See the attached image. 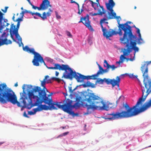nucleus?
Returning a JSON list of instances; mask_svg holds the SVG:
<instances>
[{
	"label": "nucleus",
	"instance_id": "4468645a",
	"mask_svg": "<svg viewBox=\"0 0 151 151\" xmlns=\"http://www.w3.org/2000/svg\"><path fill=\"white\" fill-rule=\"evenodd\" d=\"M123 113H119L116 112V113L113 112L110 114H108L107 115V119L109 120H114L116 119L123 118V117L125 116V115L122 114Z\"/></svg>",
	"mask_w": 151,
	"mask_h": 151
},
{
	"label": "nucleus",
	"instance_id": "72a5a7b5",
	"mask_svg": "<svg viewBox=\"0 0 151 151\" xmlns=\"http://www.w3.org/2000/svg\"><path fill=\"white\" fill-rule=\"evenodd\" d=\"M138 34V36H139V38L138 39H137L138 43V44H140L142 43V42H140V40H142V41L143 40L141 38V35L140 33H139V34Z\"/></svg>",
	"mask_w": 151,
	"mask_h": 151
},
{
	"label": "nucleus",
	"instance_id": "4be33fe9",
	"mask_svg": "<svg viewBox=\"0 0 151 151\" xmlns=\"http://www.w3.org/2000/svg\"><path fill=\"white\" fill-rule=\"evenodd\" d=\"M49 76L48 75L45 76V78L42 81H41V86L43 87V89H46V88L45 87V85L47 83H52V82L51 79L47 80V78H49Z\"/></svg>",
	"mask_w": 151,
	"mask_h": 151
},
{
	"label": "nucleus",
	"instance_id": "473e14b6",
	"mask_svg": "<svg viewBox=\"0 0 151 151\" xmlns=\"http://www.w3.org/2000/svg\"><path fill=\"white\" fill-rule=\"evenodd\" d=\"M12 27L11 26V28L10 29V36H11V38L14 41H16L15 40V39L14 38V35H13L14 34L13 33L12 30V29H11V28Z\"/></svg>",
	"mask_w": 151,
	"mask_h": 151
},
{
	"label": "nucleus",
	"instance_id": "a878e982",
	"mask_svg": "<svg viewBox=\"0 0 151 151\" xmlns=\"http://www.w3.org/2000/svg\"><path fill=\"white\" fill-rule=\"evenodd\" d=\"M100 7V8L99 9L98 7H96V8H97V10L98 13L101 12V14H100V15H102L103 14H106L105 13L106 12V11L104 9V7L102 6H99Z\"/></svg>",
	"mask_w": 151,
	"mask_h": 151
},
{
	"label": "nucleus",
	"instance_id": "4d7b16f0",
	"mask_svg": "<svg viewBox=\"0 0 151 151\" xmlns=\"http://www.w3.org/2000/svg\"><path fill=\"white\" fill-rule=\"evenodd\" d=\"M29 2V4L30 5L32 3L30 1V0H27Z\"/></svg>",
	"mask_w": 151,
	"mask_h": 151
},
{
	"label": "nucleus",
	"instance_id": "79ce46f5",
	"mask_svg": "<svg viewBox=\"0 0 151 151\" xmlns=\"http://www.w3.org/2000/svg\"><path fill=\"white\" fill-rule=\"evenodd\" d=\"M66 34L67 36L69 37H71L72 36V35L71 34H70V32H69L68 31H66Z\"/></svg>",
	"mask_w": 151,
	"mask_h": 151
},
{
	"label": "nucleus",
	"instance_id": "37998d69",
	"mask_svg": "<svg viewBox=\"0 0 151 151\" xmlns=\"http://www.w3.org/2000/svg\"><path fill=\"white\" fill-rule=\"evenodd\" d=\"M36 112H35L34 111V112H33L32 111H29L28 112V114L30 115H32L34 114Z\"/></svg>",
	"mask_w": 151,
	"mask_h": 151
},
{
	"label": "nucleus",
	"instance_id": "bb28decb",
	"mask_svg": "<svg viewBox=\"0 0 151 151\" xmlns=\"http://www.w3.org/2000/svg\"><path fill=\"white\" fill-rule=\"evenodd\" d=\"M91 5L94 8V9L95 10H97V9H96V7H98L99 6H100V4L99 2V0H96V1L97 2V3L93 2L92 1H90Z\"/></svg>",
	"mask_w": 151,
	"mask_h": 151
},
{
	"label": "nucleus",
	"instance_id": "58836bf2",
	"mask_svg": "<svg viewBox=\"0 0 151 151\" xmlns=\"http://www.w3.org/2000/svg\"><path fill=\"white\" fill-rule=\"evenodd\" d=\"M22 17L21 18H18L16 20V21H17V22H19V23H20V22L23 20Z\"/></svg>",
	"mask_w": 151,
	"mask_h": 151
},
{
	"label": "nucleus",
	"instance_id": "c756f323",
	"mask_svg": "<svg viewBox=\"0 0 151 151\" xmlns=\"http://www.w3.org/2000/svg\"><path fill=\"white\" fill-rule=\"evenodd\" d=\"M129 76L130 78H133V79L135 78H137L138 81L139 82L140 81L139 79H138V78H137V76H137V75L135 76V75H134L133 74L130 73L129 75Z\"/></svg>",
	"mask_w": 151,
	"mask_h": 151
},
{
	"label": "nucleus",
	"instance_id": "7ed1b4c3",
	"mask_svg": "<svg viewBox=\"0 0 151 151\" xmlns=\"http://www.w3.org/2000/svg\"><path fill=\"white\" fill-rule=\"evenodd\" d=\"M65 103L64 104L60 105V104L62 103L61 102H53L51 98H49L46 96L43 98L37 100L34 103H32L31 105L32 106V107L38 106L37 107L34 109L35 112L40 111L43 110H47L57 109L55 105L64 112L69 111V109L70 107V104L67 102Z\"/></svg>",
	"mask_w": 151,
	"mask_h": 151
},
{
	"label": "nucleus",
	"instance_id": "f8f14e48",
	"mask_svg": "<svg viewBox=\"0 0 151 151\" xmlns=\"http://www.w3.org/2000/svg\"><path fill=\"white\" fill-rule=\"evenodd\" d=\"M120 81V78L118 76L116 77V80L114 78L110 79L105 78L103 79L99 78L97 80V82L99 84H103L105 82L108 85L111 84L113 87L116 86L118 87H119Z\"/></svg>",
	"mask_w": 151,
	"mask_h": 151
},
{
	"label": "nucleus",
	"instance_id": "9b49d317",
	"mask_svg": "<svg viewBox=\"0 0 151 151\" xmlns=\"http://www.w3.org/2000/svg\"><path fill=\"white\" fill-rule=\"evenodd\" d=\"M132 23L131 22L127 21L124 24L120 25V26L122 29L118 32V33L120 36H122L123 34L122 30L124 31V33L123 37L120 38H122V40H126L127 37L134 35H133L132 33V27L128 24L129 23L131 24Z\"/></svg>",
	"mask_w": 151,
	"mask_h": 151
},
{
	"label": "nucleus",
	"instance_id": "3c124183",
	"mask_svg": "<svg viewBox=\"0 0 151 151\" xmlns=\"http://www.w3.org/2000/svg\"><path fill=\"white\" fill-rule=\"evenodd\" d=\"M25 13H30V11L25 10L24 11Z\"/></svg>",
	"mask_w": 151,
	"mask_h": 151
},
{
	"label": "nucleus",
	"instance_id": "c85d7f7f",
	"mask_svg": "<svg viewBox=\"0 0 151 151\" xmlns=\"http://www.w3.org/2000/svg\"><path fill=\"white\" fill-rule=\"evenodd\" d=\"M124 55H121L120 57V60L119 61L116 62V63L120 64L123 62L124 60L126 58V57L124 56Z\"/></svg>",
	"mask_w": 151,
	"mask_h": 151
},
{
	"label": "nucleus",
	"instance_id": "774afa93",
	"mask_svg": "<svg viewBox=\"0 0 151 151\" xmlns=\"http://www.w3.org/2000/svg\"><path fill=\"white\" fill-rule=\"evenodd\" d=\"M86 124H85V125H84V127H85V128L86 127Z\"/></svg>",
	"mask_w": 151,
	"mask_h": 151
},
{
	"label": "nucleus",
	"instance_id": "ea45409f",
	"mask_svg": "<svg viewBox=\"0 0 151 151\" xmlns=\"http://www.w3.org/2000/svg\"><path fill=\"white\" fill-rule=\"evenodd\" d=\"M55 13L57 18L58 19H60L61 18V17L60 16L58 15V13L57 12L55 11Z\"/></svg>",
	"mask_w": 151,
	"mask_h": 151
},
{
	"label": "nucleus",
	"instance_id": "6e6d98bb",
	"mask_svg": "<svg viewBox=\"0 0 151 151\" xmlns=\"http://www.w3.org/2000/svg\"><path fill=\"white\" fill-rule=\"evenodd\" d=\"M28 87L31 88L32 87V86L31 85H29Z\"/></svg>",
	"mask_w": 151,
	"mask_h": 151
},
{
	"label": "nucleus",
	"instance_id": "412c9836",
	"mask_svg": "<svg viewBox=\"0 0 151 151\" xmlns=\"http://www.w3.org/2000/svg\"><path fill=\"white\" fill-rule=\"evenodd\" d=\"M3 15L4 14L0 11V33L2 32V29L4 28V23L6 21L4 19Z\"/></svg>",
	"mask_w": 151,
	"mask_h": 151
},
{
	"label": "nucleus",
	"instance_id": "0eeeda50",
	"mask_svg": "<svg viewBox=\"0 0 151 151\" xmlns=\"http://www.w3.org/2000/svg\"><path fill=\"white\" fill-rule=\"evenodd\" d=\"M68 91L70 93L69 97L70 99L67 98L66 96H68L67 93H63L65 98V99L63 101L62 103L60 104V105H63L65 104V102L69 103L70 104V107L69 109V111L65 112L73 116H76V113L72 111L73 109L76 108V87L73 88L72 86L70 85L68 87Z\"/></svg>",
	"mask_w": 151,
	"mask_h": 151
},
{
	"label": "nucleus",
	"instance_id": "a211bd4d",
	"mask_svg": "<svg viewBox=\"0 0 151 151\" xmlns=\"http://www.w3.org/2000/svg\"><path fill=\"white\" fill-rule=\"evenodd\" d=\"M20 25V23L17 22L16 27L15 25H14V28L12 29V32L14 34L16 38L17 39L18 42H20L21 44L22 45H24L23 43L22 42V38L19 36L18 32V29Z\"/></svg>",
	"mask_w": 151,
	"mask_h": 151
},
{
	"label": "nucleus",
	"instance_id": "39448f33",
	"mask_svg": "<svg viewBox=\"0 0 151 151\" xmlns=\"http://www.w3.org/2000/svg\"><path fill=\"white\" fill-rule=\"evenodd\" d=\"M8 102L14 104H17L18 107L21 106L13 91L7 87L5 83L0 84V103L4 104Z\"/></svg>",
	"mask_w": 151,
	"mask_h": 151
},
{
	"label": "nucleus",
	"instance_id": "052dcab7",
	"mask_svg": "<svg viewBox=\"0 0 151 151\" xmlns=\"http://www.w3.org/2000/svg\"><path fill=\"white\" fill-rule=\"evenodd\" d=\"M4 143V142H0V146Z\"/></svg>",
	"mask_w": 151,
	"mask_h": 151
},
{
	"label": "nucleus",
	"instance_id": "9d476101",
	"mask_svg": "<svg viewBox=\"0 0 151 151\" xmlns=\"http://www.w3.org/2000/svg\"><path fill=\"white\" fill-rule=\"evenodd\" d=\"M151 62V61L144 62V64L142 65L141 67V70L143 74L142 76L144 78V83L145 87L147 89L145 92L147 93H149V94L151 92V79L149 80L147 82H145V80H147L148 79V66Z\"/></svg>",
	"mask_w": 151,
	"mask_h": 151
},
{
	"label": "nucleus",
	"instance_id": "de8ad7c7",
	"mask_svg": "<svg viewBox=\"0 0 151 151\" xmlns=\"http://www.w3.org/2000/svg\"><path fill=\"white\" fill-rule=\"evenodd\" d=\"M135 28L137 29V32L138 34H139L140 33V31L139 29L138 28H137L136 27H135Z\"/></svg>",
	"mask_w": 151,
	"mask_h": 151
},
{
	"label": "nucleus",
	"instance_id": "423d86ee",
	"mask_svg": "<svg viewBox=\"0 0 151 151\" xmlns=\"http://www.w3.org/2000/svg\"><path fill=\"white\" fill-rule=\"evenodd\" d=\"M142 96L137 101L136 104L133 107L130 108L129 105L125 103L124 104L123 106L125 108L126 111H122L120 113H123V115H125V116L123 117V118H129L137 115L140 112H137V111L139 109L140 106V104H141L142 102H144L147 96L149 94V93H146V94L144 95V93H145V89H142Z\"/></svg>",
	"mask_w": 151,
	"mask_h": 151
},
{
	"label": "nucleus",
	"instance_id": "6ab92c4d",
	"mask_svg": "<svg viewBox=\"0 0 151 151\" xmlns=\"http://www.w3.org/2000/svg\"><path fill=\"white\" fill-rule=\"evenodd\" d=\"M104 63L106 64H104V67L106 68L105 69H104L99 64L98 65L99 70L97 72V74H103V73H107L109 71V67L110 66V65L108 63L106 60H104Z\"/></svg>",
	"mask_w": 151,
	"mask_h": 151
},
{
	"label": "nucleus",
	"instance_id": "e2e57ef3",
	"mask_svg": "<svg viewBox=\"0 0 151 151\" xmlns=\"http://www.w3.org/2000/svg\"><path fill=\"white\" fill-rule=\"evenodd\" d=\"M34 18L35 19H38V18L37 17H35V16H34Z\"/></svg>",
	"mask_w": 151,
	"mask_h": 151
},
{
	"label": "nucleus",
	"instance_id": "69168bd1",
	"mask_svg": "<svg viewBox=\"0 0 151 151\" xmlns=\"http://www.w3.org/2000/svg\"><path fill=\"white\" fill-rule=\"evenodd\" d=\"M21 9L22 10H23V7H22L21 8Z\"/></svg>",
	"mask_w": 151,
	"mask_h": 151
},
{
	"label": "nucleus",
	"instance_id": "864d4df0",
	"mask_svg": "<svg viewBox=\"0 0 151 151\" xmlns=\"http://www.w3.org/2000/svg\"><path fill=\"white\" fill-rule=\"evenodd\" d=\"M59 73L58 72H57V71H56L55 72V76H58V75H59Z\"/></svg>",
	"mask_w": 151,
	"mask_h": 151
},
{
	"label": "nucleus",
	"instance_id": "f3484780",
	"mask_svg": "<svg viewBox=\"0 0 151 151\" xmlns=\"http://www.w3.org/2000/svg\"><path fill=\"white\" fill-rule=\"evenodd\" d=\"M143 102H142L141 104H140L139 109L137 111V112H140V113H142L146 110L151 107V98L146 102L141 107V106Z\"/></svg>",
	"mask_w": 151,
	"mask_h": 151
},
{
	"label": "nucleus",
	"instance_id": "6e6552de",
	"mask_svg": "<svg viewBox=\"0 0 151 151\" xmlns=\"http://www.w3.org/2000/svg\"><path fill=\"white\" fill-rule=\"evenodd\" d=\"M109 11L110 12H108L107 14H105L104 17L101 19L100 21V24L102 31L103 32V35L104 37H106L107 39L111 37L113 35L118 34V32H116L112 29H109L108 31L106 28L104 27L103 26L102 24L104 23L108 24V22H105V21L114 19L113 17H115L116 15V13L114 12L113 9L112 12H111V11Z\"/></svg>",
	"mask_w": 151,
	"mask_h": 151
},
{
	"label": "nucleus",
	"instance_id": "680f3d73",
	"mask_svg": "<svg viewBox=\"0 0 151 151\" xmlns=\"http://www.w3.org/2000/svg\"><path fill=\"white\" fill-rule=\"evenodd\" d=\"M14 16L12 17V19L13 21H15V20H14Z\"/></svg>",
	"mask_w": 151,
	"mask_h": 151
},
{
	"label": "nucleus",
	"instance_id": "5701e85b",
	"mask_svg": "<svg viewBox=\"0 0 151 151\" xmlns=\"http://www.w3.org/2000/svg\"><path fill=\"white\" fill-rule=\"evenodd\" d=\"M84 80H85V76L78 73H76V80L78 82H82Z\"/></svg>",
	"mask_w": 151,
	"mask_h": 151
},
{
	"label": "nucleus",
	"instance_id": "0e129e2a",
	"mask_svg": "<svg viewBox=\"0 0 151 151\" xmlns=\"http://www.w3.org/2000/svg\"><path fill=\"white\" fill-rule=\"evenodd\" d=\"M78 116V114L76 113V116Z\"/></svg>",
	"mask_w": 151,
	"mask_h": 151
},
{
	"label": "nucleus",
	"instance_id": "dca6fc26",
	"mask_svg": "<svg viewBox=\"0 0 151 151\" xmlns=\"http://www.w3.org/2000/svg\"><path fill=\"white\" fill-rule=\"evenodd\" d=\"M8 35V34H6L5 32H4L0 37V46L4 45H7L12 44V41L7 39Z\"/></svg>",
	"mask_w": 151,
	"mask_h": 151
},
{
	"label": "nucleus",
	"instance_id": "5fc2aeb1",
	"mask_svg": "<svg viewBox=\"0 0 151 151\" xmlns=\"http://www.w3.org/2000/svg\"><path fill=\"white\" fill-rule=\"evenodd\" d=\"M70 3H76V1H73V0H70Z\"/></svg>",
	"mask_w": 151,
	"mask_h": 151
},
{
	"label": "nucleus",
	"instance_id": "c03bdc74",
	"mask_svg": "<svg viewBox=\"0 0 151 151\" xmlns=\"http://www.w3.org/2000/svg\"><path fill=\"white\" fill-rule=\"evenodd\" d=\"M134 58H126L125 59H126L127 60V61H128V60H130L131 61H133L134 60Z\"/></svg>",
	"mask_w": 151,
	"mask_h": 151
},
{
	"label": "nucleus",
	"instance_id": "bf43d9fd",
	"mask_svg": "<svg viewBox=\"0 0 151 151\" xmlns=\"http://www.w3.org/2000/svg\"><path fill=\"white\" fill-rule=\"evenodd\" d=\"M18 86V84L17 83V82L14 85V86L15 87H17Z\"/></svg>",
	"mask_w": 151,
	"mask_h": 151
},
{
	"label": "nucleus",
	"instance_id": "b1692460",
	"mask_svg": "<svg viewBox=\"0 0 151 151\" xmlns=\"http://www.w3.org/2000/svg\"><path fill=\"white\" fill-rule=\"evenodd\" d=\"M29 13L31 14L32 15L34 14L35 15H36L41 17L42 20H43L47 19L46 13L45 12L43 13L42 16L41 14L40 13L38 12L33 13L32 12L30 11V13Z\"/></svg>",
	"mask_w": 151,
	"mask_h": 151
},
{
	"label": "nucleus",
	"instance_id": "7c9ffc66",
	"mask_svg": "<svg viewBox=\"0 0 151 151\" xmlns=\"http://www.w3.org/2000/svg\"><path fill=\"white\" fill-rule=\"evenodd\" d=\"M51 79L53 81H55L58 83H60L62 81V80L60 78L55 77H52Z\"/></svg>",
	"mask_w": 151,
	"mask_h": 151
},
{
	"label": "nucleus",
	"instance_id": "20e7f679",
	"mask_svg": "<svg viewBox=\"0 0 151 151\" xmlns=\"http://www.w3.org/2000/svg\"><path fill=\"white\" fill-rule=\"evenodd\" d=\"M25 85L24 84L22 86L23 93L19 100V102L21 106V107L26 108L29 109L32 107L31 104L32 103L33 101L35 102L43 98L46 96V93L45 91L42 89L40 87L34 86L33 88L31 91L28 92V96L30 100L28 104H27L25 100L28 99V97L25 91Z\"/></svg>",
	"mask_w": 151,
	"mask_h": 151
},
{
	"label": "nucleus",
	"instance_id": "a19ab883",
	"mask_svg": "<svg viewBox=\"0 0 151 151\" xmlns=\"http://www.w3.org/2000/svg\"><path fill=\"white\" fill-rule=\"evenodd\" d=\"M8 7H9L8 6H6L5 7V9L4 10H3L2 9L1 11H3L4 13H5L6 12L7 9L8 8Z\"/></svg>",
	"mask_w": 151,
	"mask_h": 151
},
{
	"label": "nucleus",
	"instance_id": "8fccbe9b",
	"mask_svg": "<svg viewBox=\"0 0 151 151\" xmlns=\"http://www.w3.org/2000/svg\"><path fill=\"white\" fill-rule=\"evenodd\" d=\"M69 132H66L63 133V136H65L68 134Z\"/></svg>",
	"mask_w": 151,
	"mask_h": 151
},
{
	"label": "nucleus",
	"instance_id": "4c0bfd02",
	"mask_svg": "<svg viewBox=\"0 0 151 151\" xmlns=\"http://www.w3.org/2000/svg\"><path fill=\"white\" fill-rule=\"evenodd\" d=\"M117 68V67H115V65H110V66L109 67V68H111L112 70H114L116 68Z\"/></svg>",
	"mask_w": 151,
	"mask_h": 151
},
{
	"label": "nucleus",
	"instance_id": "393cba45",
	"mask_svg": "<svg viewBox=\"0 0 151 151\" xmlns=\"http://www.w3.org/2000/svg\"><path fill=\"white\" fill-rule=\"evenodd\" d=\"M99 74H97V73L96 74L93 75L91 76H85V79L87 80L89 79L95 80L96 79L97 77Z\"/></svg>",
	"mask_w": 151,
	"mask_h": 151
},
{
	"label": "nucleus",
	"instance_id": "f704fd0d",
	"mask_svg": "<svg viewBox=\"0 0 151 151\" xmlns=\"http://www.w3.org/2000/svg\"><path fill=\"white\" fill-rule=\"evenodd\" d=\"M87 85H89L88 87H91L92 88L94 87V84L93 83H91L89 81H87L86 83Z\"/></svg>",
	"mask_w": 151,
	"mask_h": 151
},
{
	"label": "nucleus",
	"instance_id": "1a4fd4ad",
	"mask_svg": "<svg viewBox=\"0 0 151 151\" xmlns=\"http://www.w3.org/2000/svg\"><path fill=\"white\" fill-rule=\"evenodd\" d=\"M137 37L135 36H133L127 37L126 39L122 40V38H120L121 43L124 45L126 44L127 47V49L125 50V51L124 52V55H125L129 54L132 52L133 49L134 51V55L135 57L136 52L139 50L138 47H136Z\"/></svg>",
	"mask_w": 151,
	"mask_h": 151
},
{
	"label": "nucleus",
	"instance_id": "13d9d810",
	"mask_svg": "<svg viewBox=\"0 0 151 151\" xmlns=\"http://www.w3.org/2000/svg\"><path fill=\"white\" fill-rule=\"evenodd\" d=\"M63 134H60V135H59L58 136V137H63Z\"/></svg>",
	"mask_w": 151,
	"mask_h": 151
},
{
	"label": "nucleus",
	"instance_id": "e433bc0d",
	"mask_svg": "<svg viewBox=\"0 0 151 151\" xmlns=\"http://www.w3.org/2000/svg\"><path fill=\"white\" fill-rule=\"evenodd\" d=\"M76 4H77V5L78 6V13L79 14H80L83 11V10L82 9H81L80 10V9H79V4H78L77 2H76Z\"/></svg>",
	"mask_w": 151,
	"mask_h": 151
},
{
	"label": "nucleus",
	"instance_id": "cd10ccee",
	"mask_svg": "<svg viewBox=\"0 0 151 151\" xmlns=\"http://www.w3.org/2000/svg\"><path fill=\"white\" fill-rule=\"evenodd\" d=\"M114 18H116L117 21V22L118 24L119 25L118 27H119V31L121 30L122 28L120 26V24H120V21L121 20V19L120 16H116V15L114 17H113Z\"/></svg>",
	"mask_w": 151,
	"mask_h": 151
},
{
	"label": "nucleus",
	"instance_id": "aec40b11",
	"mask_svg": "<svg viewBox=\"0 0 151 151\" xmlns=\"http://www.w3.org/2000/svg\"><path fill=\"white\" fill-rule=\"evenodd\" d=\"M105 5L107 9L112 12L113 8L115 5V3L113 0H109L108 3H106Z\"/></svg>",
	"mask_w": 151,
	"mask_h": 151
},
{
	"label": "nucleus",
	"instance_id": "f257e3e1",
	"mask_svg": "<svg viewBox=\"0 0 151 151\" xmlns=\"http://www.w3.org/2000/svg\"><path fill=\"white\" fill-rule=\"evenodd\" d=\"M116 105L107 102L105 104L102 99L93 93H81L78 97L76 96V109L81 107L86 108L88 112L90 109L109 110Z\"/></svg>",
	"mask_w": 151,
	"mask_h": 151
},
{
	"label": "nucleus",
	"instance_id": "a18cd8bd",
	"mask_svg": "<svg viewBox=\"0 0 151 151\" xmlns=\"http://www.w3.org/2000/svg\"><path fill=\"white\" fill-rule=\"evenodd\" d=\"M3 19H4V20H5L6 21L5 22H7L8 20L7 19H5L4 18H3ZM4 25H5V24H4ZM9 25V23H6V25H4V27H5L6 26H8Z\"/></svg>",
	"mask_w": 151,
	"mask_h": 151
},
{
	"label": "nucleus",
	"instance_id": "c9c22d12",
	"mask_svg": "<svg viewBox=\"0 0 151 151\" xmlns=\"http://www.w3.org/2000/svg\"><path fill=\"white\" fill-rule=\"evenodd\" d=\"M101 12H100V13H93L92 12H90L89 13V15L91 16H96L98 15H100V14H101Z\"/></svg>",
	"mask_w": 151,
	"mask_h": 151
},
{
	"label": "nucleus",
	"instance_id": "09e8293b",
	"mask_svg": "<svg viewBox=\"0 0 151 151\" xmlns=\"http://www.w3.org/2000/svg\"><path fill=\"white\" fill-rule=\"evenodd\" d=\"M23 116L26 117H27V118L29 117L27 116V115L26 114V113L25 111H24V114H23Z\"/></svg>",
	"mask_w": 151,
	"mask_h": 151
},
{
	"label": "nucleus",
	"instance_id": "ddd939ff",
	"mask_svg": "<svg viewBox=\"0 0 151 151\" xmlns=\"http://www.w3.org/2000/svg\"><path fill=\"white\" fill-rule=\"evenodd\" d=\"M30 5L32 6V8L34 9H37L39 10H44L47 9L49 6L50 7L52 6L50 4V2L48 0H43L39 7L35 6L32 4Z\"/></svg>",
	"mask_w": 151,
	"mask_h": 151
},
{
	"label": "nucleus",
	"instance_id": "603ef678",
	"mask_svg": "<svg viewBox=\"0 0 151 151\" xmlns=\"http://www.w3.org/2000/svg\"><path fill=\"white\" fill-rule=\"evenodd\" d=\"M25 14L24 13V11H22L21 13V14L22 15V17L23 18V16H24V14Z\"/></svg>",
	"mask_w": 151,
	"mask_h": 151
},
{
	"label": "nucleus",
	"instance_id": "2eb2a0df",
	"mask_svg": "<svg viewBox=\"0 0 151 151\" xmlns=\"http://www.w3.org/2000/svg\"><path fill=\"white\" fill-rule=\"evenodd\" d=\"M78 22L79 23L82 22L90 30H93V29L90 24L91 22L89 20V16L88 14H87L86 16L84 17H81L80 21Z\"/></svg>",
	"mask_w": 151,
	"mask_h": 151
},
{
	"label": "nucleus",
	"instance_id": "338daca9",
	"mask_svg": "<svg viewBox=\"0 0 151 151\" xmlns=\"http://www.w3.org/2000/svg\"><path fill=\"white\" fill-rule=\"evenodd\" d=\"M140 42H142V43L143 42V40L142 41V40H140Z\"/></svg>",
	"mask_w": 151,
	"mask_h": 151
},
{
	"label": "nucleus",
	"instance_id": "49530a36",
	"mask_svg": "<svg viewBox=\"0 0 151 151\" xmlns=\"http://www.w3.org/2000/svg\"><path fill=\"white\" fill-rule=\"evenodd\" d=\"M83 87L84 88H86V87H88V86H89V85H87V84L86 83H84L83 84H82V85Z\"/></svg>",
	"mask_w": 151,
	"mask_h": 151
},
{
	"label": "nucleus",
	"instance_id": "2f4dec72",
	"mask_svg": "<svg viewBox=\"0 0 151 151\" xmlns=\"http://www.w3.org/2000/svg\"><path fill=\"white\" fill-rule=\"evenodd\" d=\"M53 10L50 9H48V11L46 13V17H49L51 16V13L52 12Z\"/></svg>",
	"mask_w": 151,
	"mask_h": 151
},
{
	"label": "nucleus",
	"instance_id": "f03ea898",
	"mask_svg": "<svg viewBox=\"0 0 151 151\" xmlns=\"http://www.w3.org/2000/svg\"><path fill=\"white\" fill-rule=\"evenodd\" d=\"M23 50L28 53H32L34 55V59L32 61L33 65L36 66L39 65V63H43L47 68L49 69L65 70L62 78H65L72 79L73 78H76V72H73L72 69L67 65L62 64L58 63L54 64V67H48L45 64L43 57L39 53L36 52L34 48H30L28 46H25L23 47Z\"/></svg>",
	"mask_w": 151,
	"mask_h": 151
}]
</instances>
